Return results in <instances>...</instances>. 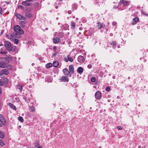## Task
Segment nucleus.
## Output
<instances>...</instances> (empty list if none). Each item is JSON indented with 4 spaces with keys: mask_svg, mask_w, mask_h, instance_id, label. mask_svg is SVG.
<instances>
[{
    "mask_svg": "<svg viewBox=\"0 0 148 148\" xmlns=\"http://www.w3.org/2000/svg\"><path fill=\"white\" fill-rule=\"evenodd\" d=\"M69 72L71 73H73L74 72V68L73 66L72 65H70L69 66Z\"/></svg>",
    "mask_w": 148,
    "mask_h": 148,
    "instance_id": "ddd939ff",
    "label": "nucleus"
},
{
    "mask_svg": "<svg viewBox=\"0 0 148 148\" xmlns=\"http://www.w3.org/2000/svg\"><path fill=\"white\" fill-rule=\"evenodd\" d=\"M0 121L3 125L5 124V119L2 115H0Z\"/></svg>",
    "mask_w": 148,
    "mask_h": 148,
    "instance_id": "9b49d317",
    "label": "nucleus"
},
{
    "mask_svg": "<svg viewBox=\"0 0 148 148\" xmlns=\"http://www.w3.org/2000/svg\"><path fill=\"white\" fill-rule=\"evenodd\" d=\"M52 66V64L51 63H49L46 64V67L47 68H49L51 67Z\"/></svg>",
    "mask_w": 148,
    "mask_h": 148,
    "instance_id": "bb28decb",
    "label": "nucleus"
},
{
    "mask_svg": "<svg viewBox=\"0 0 148 148\" xmlns=\"http://www.w3.org/2000/svg\"><path fill=\"white\" fill-rule=\"evenodd\" d=\"M18 8L22 9H25V8L24 7L21 5H19L18 6Z\"/></svg>",
    "mask_w": 148,
    "mask_h": 148,
    "instance_id": "c9c22d12",
    "label": "nucleus"
},
{
    "mask_svg": "<svg viewBox=\"0 0 148 148\" xmlns=\"http://www.w3.org/2000/svg\"><path fill=\"white\" fill-rule=\"evenodd\" d=\"M141 12H142V13L144 15H146V16H148V14H147L146 13H145L143 12V11H141Z\"/></svg>",
    "mask_w": 148,
    "mask_h": 148,
    "instance_id": "ea45409f",
    "label": "nucleus"
},
{
    "mask_svg": "<svg viewBox=\"0 0 148 148\" xmlns=\"http://www.w3.org/2000/svg\"><path fill=\"white\" fill-rule=\"evenodd\" d=\"M8 38L10 40L13 41L14 39V36L12 35H10L7 36Z\"/></svg>",
    "mask_w": 148,
    "mask_h": 148,
    "instance_id": "6ab92c4d",
    "label": "nucleus"
},
{
    "mask_svg": "<svg viewBox=\"0 0 148 148\" xmlns=\"http://www.w3.org/2000/svg\"><path fill=\"white\" fill-rule=\"evenodd\" d=\"M61 80L63 81L67 82L69 81L68 78L66 77H63L61 78Z\"/></svg>",
    "mask_w": 148,
    "mask_h": 148,
    "instance_id": "aec40b11",
    "label": "nucleus"
},
{
    "mask_svg": "<svg viewBox=\"0 0 148 148\" xmlns=\"http://www.w3.org/2000/svg\"><path fill=\"white\" fill-rule=\"evenodd\" d=\"M3 13V10L2 8L0 7V14H2Z\"/></svg>",
    "mask_w": 148,
    "mask_h": 148,
    "instance_id": "58836bf2",
    "label": "nucleus"
},
{
    "mask_svg": "<svg viewBox=\"0 0 148 148\" xmlns=\"http://www.w3.org/2000/svg\"><path fill=\"white\" fill-rule=\"evenodd\" d=\"M77 60L78 62L79 63H82L84 61V57L82 56H78Z\"/></svg>",
    "mask_w": 148,
    "mask_h": 148,
    "instance_id": "1a4fd4ad",
    "label": "nucleus"
},
{
    "mask_svg": "<svg viewBox=\"0 0 148 148\" xmlns=\"http://www.w3.org/2000/svg\"><path fill=\"white\" fill-rule=\"evenodd\" d=\"M4 46L7 50L9 52L14 51L16 49V47L12 45L11 42L9 41H5Z\"/></svg>",
    "mask_w": 148,
    "mask_h": 148,
    "instance_id": "f03ea898",
    "label": "nucleus"
},
{
    "mask_svg": "<svg viewBox=\"0 0 148 148\" xmlns=\"http://www.w3.org/2000/svg\"><path fill=\"white\" fill-rule=\"evenodd\" d=\"M60 40V39L58 38H54L53 39V41L55 43H57L59 42Z\"/></svg>",
    "mask_w": 148,
    "mask_h": 148,
    "instance_id": "f3484780",
    "label": "nucleus"
},
{
    "mask_svg": "<svg viewBox=\"0 0 148 148\" xmlns=\"http://www.w3.org/2000/svg\"><path fill=\"white\" fill-rule=\"evenodd\" d=\"M101 94L100 91H97L95 95V97L96 99H100L101 98Z\"/></svg>",
    "mask_w": 148,
    "mask_h": 148,
    "instance_id": "0eeeda50",
    "label": "nucleus"
},
{
    "mask_svg": "<svg viewBox=\"0 0 148 148\" xmlns=\"http://www.w3.org/2000/svg\"><path fill=\"white\" fill-rule=\"evenodd\" d=\"M1 76V71L0 72V77Z\"/></svg>",
    "mask_w": 148,
    "mask_h": 148,
    "instance_id": "8fccbe9b",
    "label": "nucleus"
},
{
    "mask_svg": "<svg viewBox=\"0 0 148 148\" xmlns=\"http://www.w3.org/2000/svg\"><path fill=\"white\" fill-rule=\"evenodd\" d=\"M71 28L73 29H74L75 26V23L73 21H71Z\"/></svg>",
    "mask_w": 148,
    "mask_h": 148,
    "instance_id": "4be33fe9",
    "label": "nucleus"
},
{
    "mask_svg": "<svg viewBox=\"0 0 148 148\" xmlns=\"http://www.w3.org/2000/svg\"><path fill=\"white\" fill-rule=\"evenodd\" d=\"M6 67L9 70H10V69H12L11 68V66L10 65H8L6 66Z\"/></svg>",
    "mask_w": 148,
    "mask_h": 148,
    "instance_id": "e433bc0d",
    "label": "nucleus"
},
{
    "mask_svg": "<svg viewBox=\"0 0 148 148\" xmlns=\"http://www.w3.org/2000/svg\"><path fill=\"white\" fill-rule=\"evenodd\" d=\"M14 29L15 32L14 35L16 38L21 37V35L23 34V31L18 25H15L14 27Z\"/></svg>",
    "mask_w": 148,
    "mask_h": 148,
    "instance_id": "f257e3e1",
    "label": "nucleus"
},
{
    "mask_svg": "<svg viewBox=\"0 0 148 148\" xmlns=\"http://www.w3.org/2000/svg\"><path fill=\"white\" fill-rule=\"evenodd\" d=\"M53 50L55 51L56 50V46H54L53 47Z\"/></svg>",
    "mask_w": 148,
    "mask_h": 148,
    "instance_id": "c03bdc74",
    "label": "nucleus"
},
{
    "mask_svg": "<svg viewBox=\"0 0 148 148\" xmlns=\"http://www.w3.org/2000/svg\"><path fill=\"white\" fill-rule=\"evenodd\" d=\"M39 145V142L37 141L35 142L34 144L35 146V147H36Z\"/></svg>",
    "mask_w": 148,
    "mask_h": 148,
    "instance_id": "72a5a7b5",
    "label": "nucleus"
},
{
    "mask_svg": "<svg viewBox=\"0 0 148 148\" xmlns=\"http://www.w3.org/2000/svg\"><path fill=\"white\" fill-rule=\"evenodd\" d=\"M83 69L82 67H79L77 69V72L78 73L81 74L83 72Z\"/></svg>",
    "mask_w": 148,
    "mask_h": 148,
    "instance_id": "2eb2a0df",
    "label": "nucleus"
},
{
    "mask_svg": "<svg viewBox=\"0 0 148 148\" xmlns=\"http://www.w3.org/2000/svg\"><path fill=\"white\" fill-rule=\"evenodd\" d=\"M56 54H53V55H54V56H56Z\"/></svg>",
    "mask_w": 148,
    "mask_h": 148,
    "instance_id": "3c124183",
    "label": "nucleus"
},
{
    "mask_svg": "<svg viewBox=\"0 0 148 148\" xmlns=\"http://www.w3.org/2000/svg\"><path fill=\"white\" fill-rule=\"evenodd\" d=\"M15 16L19 20H25V17L21 16V15L18 13L16 14Z\"/></svg>",
    "mask_w": 148,
    "mask_h": 148,
    "instance_id": "6e6552de",
    "label": "nucleus"
},
{
    "mask_svg": "<svg viewBox=\"0 0 148 148\" xmlns=\"http://www.w3.org/2000/svg\"><path fill=\"white\" fill-rule=\"evenodd\" d=\"M117 97V98H119V97Z\"/></svg>",
    "mask_w": 148,
    "mask_h": 148,
    "instance_id": "bf43d9fd",
    "label": "nucleus"
},
{
    "mask_svg": "<svg viewBox=\"0 0 148 148\" xmlns=\"http://www.w3.org/2000/svg\"><path fill=\"white\" fill-rule=\"evenodd\" d=\"M1 76L2 75H8L9 74V72L7 69L1 70Z\"/></svg>",
    "mask_w": 148,
    "mask_h": 148,
    "instance_id": "9d476101",
    "label": "nucleus"
},
{
    "mask_svg": "<svg viewBox=\"0 0 148 148\" xmlns=\"http://www.w3.org/2000/svg\"><path fill=\"white\" fill-rule=\"evenodd\" d=\"M141 12H142V13L144 15H146V16H148V14H147L146 13H145L143 12V11H141Z\"/></svg>",
    "mask_w": 148,
    "mask_h": 148,
    "instance_id": "a19ab883",
    "label": "nucleus"
},
{
    "mask_svg": "<svg viewBox=\"0 0 148 148\" xmlns=\"http://www.w3.org/2000/svg\"><path fill=\"white\" fill-rule=\"evenodd\" d=\"M74 5L77 6V5H74Z\"/></svg>",
    "mask_w": 148,
    "mask_h": 148,
    "instance_id": "864d4df0",
    "label": "nucleus"
},
{
    "mask_svg": "<svg viewBox=\"0 0 148 148\" xmlns=\"http://www.w3.org/2000/svg\"><path fill=\"white\" fill-rule=\"evenodd\" d=\"M8 82V80L6 78H3L2 81H0V85L3 86L7 84Z\"/></svg>",
    "mask_w": 148,
    "mask_h": 148,
    "instance_id": "20e7f679",
    "label": "nucleus"
},
{
    "mask_svg": "<svg viewBox=\"0 0 148 148\" xmlns=\"http://www.w3.org/2000/svg\"><path fill=\"white\" fill-rule=\"evenodd\" d=\"M76 20H77L78 19V18H76Z\"/></svg>",
    "mask_w": 148,
    "mask_h": 148,
    "instance_id": "603ef678",
    "label": "nucleus"
},
{
    "mask_svg": "<svg viewBox=\"0 0 148 148\" xmlns=\"http://www.w3.org/2000/svg\"><path fill=\"white\" fill-rule=\"evenodd\" d=\"M56 19H58V18H56Z\"/></svg>",
    "mask_w": 148,
    "mask_h": 148,
    "instance_id": "5fc2aeb1",
    "label": "nucleus"
},
{
    "mask_svg": "<svg viewBox=\"0 0 148 148\" xmlns=\"http://www.w3.org/2000/svg\"><path fill=\"white\" fill-rule=\"evenodd\" d=\"M112 45L113 46H116V42H114L112 43Z\"/></svg>",
    "mask_w": 148,
    "mask_h": 148,
    "instance_id": "37998d69",
    "label": "nucleus"
},
{
    "mask_svg": "<svg viewBox=\"0 0 148 148\" xmlns=\"http://www.w3.org/2000/svg\"><path fill=\"white\" fill-rule=\"evenodd\" d=\"M91 81L93 82H95L96 81L95 78L94 77H92L91 79Z\"/></svg>",
    "mask_w": 148,
    "mask_h": 148,
    "instance_id": "2f4dec72",
    "label": "nucleus"
},
{
    "mask_svg": "<svg viewBox=\"0 0 148 148\" xmlns=\"http://www.w3.org/2000/svg\"><path fill=\"white\" fill-rule=\"evenodd\" d=\"M117 97V98H119V97Z\"/></svg>",
    "mask_w": 148,
    "mask_h": 148,
    "instance_id": "052dcab7",
    "label": "nucleus"
},
{
    "mask_svg": "<svg viewBox=\"0 0 148 148\" xmlns=\"http://www.w3.org/2000/svg\"><path fill=\"white\" fill-rule=\"evenodd\" d=\"M0 145L1 146H3L5 145V144L4 143V142L3 141L0 139Z\"/></svg>",
    "mask_w": 148,
    "mask_h": 148,
    "instance_id": "7c9ffc66",
    "label": "nucleus"
},
{
    "mask_svg": "<svg viewBox=\"0 0 148 148\" xmlns=\"http://www.w3.org/2000/svg\"><path fill=\"white\" fill-rule=\"evenodd\" d=\"M12 41H13L15 43L18 44V42L19 40L17 39H14Z\"/></svg>",
    "mask_w": 148,
    "mask_h": 148,
    "instance_id": "cd10ccee",
    "label": "nucleus"
},
{
    "mask_svg": "<svg viewBox=\"0 0 148 148\" xmlns=\"http://www.w3.org/2000/svg\"><path fill=\"white\" fill-rule=\"evenodd\" d=\"M109 47V46H107V47Z\"/></svg>",
    "mask_w": 148,
    "mask_h": 148,
    "instance_id": "4d7b16f0",
    "label": "nucleus"
},
{
    "mask_svg": "<svg viewBox=\"0 0 148 148\" xmlns=\"http://www.w3.org/2000/svg\"><path fill=\"white\" fill-rule=\"evenodd\" d=\"M22 4L23 5L26 6H31L32 5V3H31L29 2L26 1H23L22 3Z\"/></svg>",
    "mask_w": 148,
    "mask_h": 148,
    "instance_id": "423d86ee",
    "label": "nucleus"
},
{
    "mask_svg": "<svg viewBox=\"0 0 148 148\" xmlns=\"http://www.w3.org/2000/svg\"><path fill=\"white\" fill-rule=\"evenodd\" d=\"M37 148H42V147L40 146H39Z\"/></svg>",
    "mask_w": 148,
    "mask_h": 148,
    "instance_id": "09e8293b",
    "label": "nucleus"
},
{
    "mask_svg": "<svg viewBox=\"0 0 148 148\" xmlns=\"http://www.w3.org/2000/svg\"><path fill=\"white\" fill-rule=\"evenodd\" d=\"M28 148H29V147H28Z\"/></svg>",
    "mask_w": 148,
    "mask_h": 148,
    "instance_id": "680f3d73",
    "label": "nucleus"
},
{
    "mask_svg": "<svg viewBox=\"0 0 148 148\" xmlns=\"http://www.w3.org/2000/svg\"><path fill=\"white\" fill-rule=\"evenodd\" d=\"M117 128L119 130H121L123 129V127L121 126H118L117 127Z\"/></svg>",
    "mask_w": 148,
    "mask_h": 148,
    "instance_id": "4c0bfd02",
    "label": "nucleus"
},
{
    "mask_svg": "<svg viewBox=\"0 0 148 148\" xmlns=\"http://www.w3.org/2000/svg\"><path fill=\"white\" fill-rule=\"evenodd\" d=\"M110 88L109 87H107L106 88V90L107 92L110 91Z\"/></svg>",
    "mask_w": 148,
    "mask_h": 148,
    "instance_id": "f704fd0d",
    "label": "nucleus"
},
{
    "mask_svg": "<svg viewBox=\"0 0 148 148\" xmlns=\"http://www.w3.org/2000/svg\"><path fill=\"white\" fill-rule=\"evenodd\" d=\"M67 58L68 59V60H67L66 59V58H65V61L66 62H68V60L69 61L71 62H73V59H72V58L70 57V56L69 55H68L67 56Z\"/></svg>",
    "mask_w": 148,
    "mask_h": 148,
    "instance_id": "dca6fc26",
    "label": "nucleus"
},
{
    "mask_svg": "<svg viewBox=\"0 0 148 148\" xmlns=\"http://www.w3.org/2000/svg\"><path fill=\"white\" fill-rule=\"evenodd\" d=\"M63 72L64 75H68L70 73V72L66 68H65L63 70Z\"/></svg>",
    "mask_w": 148,
    "mask_h": 148,
    "instance_id": "f8f14e48",
    "label": "nucleus"
},
{
    "mask_svg": "<svg viewBox=\"0 0 148 148\" xmlns=\"http://www.w3.org/2000/svg\"><path fill=\"white\" fill-rule=\"evenodd\" d=\"M109 47V46H107V47Z\"/></svg>",
    "mask_w": 148,
    "mask_h": 148,
    "instance_id": "13d9d810",
    "label": "nucleus"
},
{
    "mask_svg": "<svg viewBox=\"0 0 148 148\" xmlns=\"http://www.w3.org/2000/svg\"><path fill=\"white\" fill-rule=\"evenodd\" d=\"M34 6L35 7L38 8L39 7V2H36L34 4Z\"/></svg>",
    "mask_w": 148,
    "mask_h": 148,
    "instance_id": "a878e982",
    "label": "nucleus"
},
{
    "mask_svg": "<svg viewBox=\"0 0 148 148\" xmlns=\"http://www.w3.org/2000/svg\"><path fill=\"white\" fill-rule=\"evenodd\" d=\"M92 66L90 64H89L87 66V67L88 69H91L92 68Z\"/></svg>",
    "mask_w": 148,
    "mask_h": 148,
    "instance_id": "79ce46f5",
    "label": "nucleus"
},
{
    "mask_svg": "<svg viewBox=\"0 0 148 148\" xmlns=\"http://www.w3.org/2000/svg\"><path fill=\"white\" fill-rule=\"evenodd\" d=\"M30 110L32 112H34L35 111V108L31 106L30 107Z\"/></svg>",
    "mask_w": 148,
    "mask_h": 148,
    "instance_id": "473e14b6",
    "label": "nucleus"
},
{
    "mask_svg": "<svg viewBox=\"0 0 148 148\" xmlns=\"http://www.w3.org/2000/svg\"><path fill=\"white\" fill-rule=\"evenodd\" d=\"M68 13L69 14H70L71 13V10H69L68 12Z\"/></svg>",
    "mask_w": 148,
    "mask_h": 148,
    "instance_id": "a18cd8bd",
    "label": "nucleus"
},
{
    "mask_svg": "<svg viewBox=\"0 0 148 148\" xmlns=\"http://www.w3.org/2000/svg\"><path fill=\"white\" fill-rule=\"evenodd\" d=\"M18 119L19 121L21 122H22L23 121V117L21 116H19L18 117Z\"/></svg>",
    "mask_w": 148,
    "mask_h": 148,
    "instance_id": "c85d7f7f",
    "label": "nucleus"
},
{
    "mask_svg": "<svg viewBox=\"0 0 148 148\" xmlns=\"http://www.w3.org/2000/svg\"><path fill=\"white\" fill-rule=\"evenodd\" d=\"M59 64V63L58 62H53V65L54 67H57Z\"/></svg>",
    "mask_w": 148,
    "mask_h": 148,
    "instance_id": "b1692460",
    "label": "nucleus"
},
{
    "mask_svg": "<svg viewBox=\"0 0 148 148\" xmlns=\"http://www.w3.org/2000/svg\"><path fill=\"white\" fill-rule=\"evenodd\" d=\"M138 20L139 18L138 17H136L134 18L133 19L132 24L133 25L136 24L137 23Z\"/></svg>",
    "mask_w": 148,
    "mask_h": 148,
    "instance_id": "4468645a",
    "label": "nucleus"
},
{
    "mask_svg": "<svg viewBox=\"0 0 148 148\" xmlns=\"http://www.w3.org/2000/svg\"><path fill=\"white\" fill-rule=\"evenodd\" d=\"M17 88L20 90V91H21L22 90V87L20 85H17Z\"/></svg>",
    "mask_w": 148,
    "mask_h": 148,
    "instance_id": "c756f323",
    "label": "nucleus"
},
{
    "mask_svg": "<svg viewBox=\"0 0 148 148\" xmlns=\"http://www.w3.org/2000/svg\"><path fill=\"white\" fill-rule=\"evenodd\" d=\"M9 105L10 106V107L12 108V109L14 110H16V107L12 104L9 103Z\"/></svg>",
    "mask_w": 148,
    "mask_h": 148,
    "instance_id": "a211bd4d",
    "label": "nucleus"
},
{
    "mask_svg": "<svg viewBox=\"0 0 148 148\" xmlns=\"http://www.w3.org/2000/svg\"><path fill=\"white\" fill-rule=\"evenodd\" d=\"M26 1H27L29 2H32L33 0H25Z\"/></svg>",
    "mask_w": 148,
    "mask_h": 148,
    "instance_id": "de8ad7c7",
    "label": "nucleus"
},
{
    "mask_svg": "<svg viewBox=\"0 0 148 148\" xmlns=\"http://www.w3.org/2000/svg\"><path fill=\"white\" fill-rule=\"evenodd\" d=\"M1 59L0 61V68H5L6 64L9 62V60L6 58H3Z\"/></svg>",
    "mask_w": 148,
    "mask_h": 148,
    "instance_id": "7ed1b4c3",
    "label": "nucleus"
},
{
    "mask_svg": "<svg viewBox=\"0 0 148 148\" xmlns=\"http://www.w3.org/2000/svg\"><path fill=\"white\" fill-rule=\"evenodd\" d=\"M127 105H128H128H129V104H127Z\"/></svg>",
    "mask_w": 148,
    "mask_h": 148,
    "instance_id": "6e6d98bb",
    "label": "nucleus"
},
{
    "mask_svg": "<svg viewBox=\"0 0 148 148\" xmlns=\"http://www.w3.org/2000/svg\"><path fill=\"white\" fill-rule=\"evenodd\" d=\"M4 134L2 132L0 131V138L3 139L4 138Z\"/></svg>",
    "mask_w": 148,
    "mask_h": 148,
    "instance_id": "393cba45",
    "label": "nucleus"
},
{
    "mask_svg": "<svg viewBox=\"0 0 148 148\" xmlns=\"http://www.w3.org/2000/svg\"><path fill=\"white\" fill-rule=\"evenodd\" d=\"M97 27L99 29H101L102 28V27H103V24L102 23H98Z\"/></svg>",
    "mask_w": 148,
    "mask_h": 148,
    "instance_id": "412c9836",
    "label": "nucleus"
},
{
    "mask_svg": "<svg viewBox=\"0 0 148 148\" xmlns=\"http://www.w3.org/2000/svg\"><path fill=\"white\" fill-rule=\"evenodd\" d=\"M128 2L125 0H122L120 1L119 3V5H123V6H126L127 5Z\"/></svg>",
    "mask_w": 148,
    "mask_h": 148,
    "instance_id": "39448f33",
    "label": "nucleus"
},
{
    "mask_svg": "<svg viewBox=\"0 0 148 148\" xmlns=\"http://www.w3.org/2000/svg\"><path fill=\"white\" fill-rule=\"evenodd\" d=\"M4 48H1L0 50V53L2 54H6L7 53V52L4 51Z\"/></svg>",
    "mask_w": 148,
    "mask_h": 148,
    "instance_id": "5701e85b",
    "label": "nucleus"
},
{
    "mask_svg": "<svg viewBox=\"0 0 148 148\" xmlns=\"http://www.w3.org/2000/svg\"><path fill=\"white\" fill-rule=\"evenodd\" d=\"M116 22H113V25H116Z\"/></svg>",
    "mask_w": 148,
    "mask_h": 148,
    "instance_id": "49530a36",
    "label": "nucleus"
}]
</instances>
